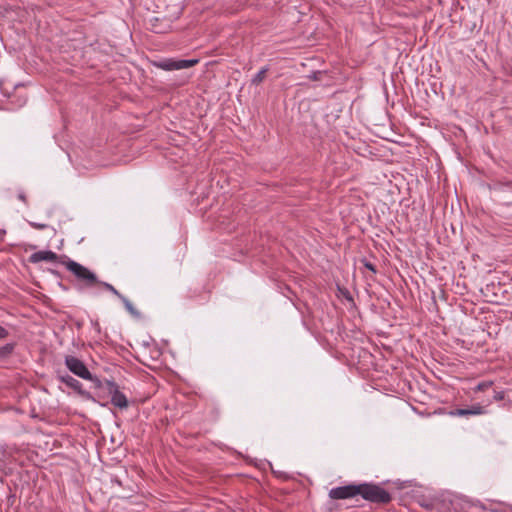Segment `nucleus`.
Here are the masks:
<instances>
[{"instance_id": "obj_10", "label": "nucleus", "mask_w": 512, "mask_h": 512, "mask_svg": "<svg viewBox=\"0 0 512 512\" xmlns=\"http://www.w3.org/2000/svg\"><path fill=\"white\" fill-rule=\"evenodd\" d=\"M268 69L267 68H262L255 76L254 78L252 79V83L257 85V84H260L266 77V73H267Z\"/></svg>"}, {"instance_id": "obj_18", "label": "nucleus", "mask_w": 512, "mask_h": 512, "mask_svg": "<svg viewBox=\"0 0 512 512\" xmlns=\"http://www.w3.org/2000/svg\"><path fill=\"white\" fill-rule=\"evenodd\" d=\"M365 267H366L367 269L371 270L372 272H375V268H374V266H373L371 263L366 262V263H365Z\"/></svg>"}, {"instance_id": "obj_2", "label": "nucleus", "mask_w": 512, "mask_h": 512, "mask_svg": "<svg viewBox=\"0 0 512 512\" xmlns=\"http://www.w3.org/2000/svg\"><path fill=\"white\" fill-rule=\"evenodd\" d=\"M65 267L67 268V270L73 273L78 279L86 282L87 284L92 285L94 283H97L96 275L83 265L73 260H69L65 263Z\"/></svg>"}, {"instance_id": "obj_6", "label": "nucleus", "mask_w": 512, "mask_h": 512, "mask_svg": "<svg viewBox=\"0 0 512 512\" xmlns=\"http://www.w3.org/2000/svg\"><path fill=\"white\" fill-rule=\"evenodd\" d=\"M359 494L358 485H347L332 488L329 491V497L332 499H348Z\"/></svg>"}, {"instance_id": "obj_7", "label": "nucleus", "mask_w": 512, "mask_h": 512, "mask_svg": "<svg viewBox=\"0 0 512 512\" xmlns=\"http://www.w3.org/2000/svg\"><path fill=\"white\" fill-rule=\"evenodd\" d=\"M56 260H57V254L50 250L38 251V252L33 253L30 256V261L32 263H38L41 261L55 262Z\"/></svg>"}, {"instance_id": "obj_16", "label": "nucleus", "mask_w": 512, "mask_h": 512, "mask_svg": "<svg viewBox=\"0 0 512 512\" xmlns=\"http://www.w3.org/2000/svg\"><path fill=\"white\" fill-rule=\"evenodd\" d=\"M17 197H18L19 200H21L24 203H26V196H25L24 191H19Z\"/></svg>"}, {"instance_id": "obj_8", "label": "nucleus", "mask_w": 512, "mask_h": 512, "mask_svg": "<svg viewBox=\"0 0 512 512\" xmlns=\"http://www.w3.org/2000/svg\"><path fill=\"white\" fill-rule=\"evenodd\" d=\"M484 413V409L480 405H475L471 409H459L455 412V415L465 416V415H481Z\"/></svg>"}, {"instance_id": "obj_4", "label": "nucleus", "mask_w": 512, "mask_h": 512, "mask_svg": "<svg viewBox=\"0 0 512 512\" xmlns=\"http://www.w3.org/2000/svg\"><path fill=\"white\" fill-rule=\"evenodd\" d=\"M198 63L197 59H189V60H172L166 59L156 63L155 65L165 71L172 70H182L186 68H190Z\"/></svg>"}, {"instance_id": "obj_12", "label": "nucleus", "mask_w": 512, "mask_h": 512, "mask_svg": "<svg viewBox=\"0 0 512 512\" xmlns=\"http://www.w3.org/2000/svg\"><path fill=\"white\" fill-rule=\"evenodd\" d=\"M100 284L108 291L112 292L115 296L120 298L122 294H120L111 284L107 282H100Z\"/></svg>"}, {"instance_id": "obj_17", "label": "nucleus", "mask_w": 512, "mask_h": 512, "mask_svg": "<svg viewBox=\"0 0 512 512\" xmlns=\"http://www.w3.org/2000/svg\"><path fill=\"white\" fill-rule=\"evenodd\" d=\"M31 225L34 228L39 229V230L45 229L47 227L45 224H40V223H31Z\"/></svg>"}, {"instance_id": "obj_11", "label": "nucleus", "mask_w": 512, "mask_h": 512, "mask_svg": "<svg viewBox=\"0 0 512 512\" xmlns=\"http://www.w3.org/2000/svg\"><path fill=\"white\" fill-rule=\"evenodd\" d=\"M122 300L125 308L133 315H137V311L135 310V308L133 307L132 303L126 298L124 297L123 295L119 298Z\"/></svg>"}, {"instance_id": "obj_3", "label": "nucleus", "mask_w": 512, "mask_h": 512, "mask_svg": "<svg viewBox=\"0 0 512 512\" xmlns=\"http://www.w3.org/2000/svg\"><path fill=\"white\" fill-rule=\"evenodd\" d=\"M65 364L69 371H71L76 376L84 379L93 381V375L90 373L86 365L74 356H66Z\"/></svg>"}, {"instance_id": "obj_9", "label": "nucleus", "mask_w": 512, "mask_h": 512, "mask_svg": "<svg viewBox=\"0 0 512 512\" xmlns=\"http://www.w3.org/2000/svg\"><path fill=\"white\" fill-rule=\"evenodd\" d=\"M61 381L64 382L67 386L71 387L75 391L81 392L82 384L74 379L73 377L66 375L60 377Z\"/></svg>"}, {"instance_id": "obj_1", "label": "nucleus", "mask_w": 512, "mask_h": 512, "mask_svg": "<svg viewBox=\"0 0 512 512\" xmlns=\"http://www.w3.org/2000/svg\"><path fill=\"white\" fill-rule=\"evenodd\" d=\"M358 488V495H361L365 500L376 503H387L391 499L390 494L379 486L360 484Z\"/></svg>"}, {"instance_id": "obj_14", "label": "nucleus", "mask_w": 512, "mask_h": 512, "mask_svg": "<svg viewBox=\"0 0 512 512\" xmlns=\"http://www.w3.org/2000/svg\"><path fill=\"white\" fill-rule=\"evenodd\" d=\"M8 453L5 449L0 448V462H5L7 459Z\"/></svg>"}, {"instance_id": "obj_13", "label": "nucleus", "mask_w": 512, "mask_h": 512, "mask_svg": "<svg viewBox=\"0 0 512 512\" xmlns=\"http://www.w3.org/2000/svg\"><path fill=\"white\" fill-rule=\"evenodd\" d=\"M491 385V383H488V382H482V383H479L476 387V390L478 391H482L486 388H488L489 386Z\"/></svg>"}, {"instance_id": "obj_5", "label": "nucleus", "mask_w": 512, "mask_h": 512, "mask_svg": "<svg viewBox=\"0 0 512 512\" xmlns=\"http://www.w3.org/2000/svg\"><path fill=\"white\" fill-rule=\"evenodd\" d=\"M106 390L111 395V403L118 408H126L128 400L126 396L120 392L118 385L113 381L106 382Z\"/></svg>"}, {"instance_id": "obj_15", "label": "nucleus", "mask_w": 512, "mask_h": 512, "mask_svg": "<svg viewBox=\"0 0 512 512\" xmlns=\"http://www.w3.org/2000/svg\"><path fill=\"white\" fill-rule=\"evenodd\" d=\"M7 335V330L4 327L0 326V339H4Z\"/></svg>"}, {"instance_id": "obj_19", "label": "nucleus", "mask_w": 512, "mask_h": 512, "mask_svg": "<svg viewBox=\"0 0 512 512\" xmlns=\"http://www.w3.org/2000/svg\"><path fill=\"white\" fill-rule=\"evenodd\" d=\"M495 399L501 400V399H503V395L498 393V394L495 395Z\"/></svg>"}]
</instances>
